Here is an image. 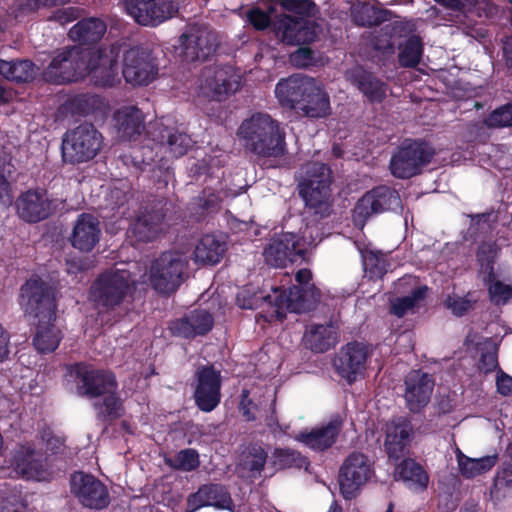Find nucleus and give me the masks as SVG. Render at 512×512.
I'll use <instances>...</instances> for the list:
<instances>
[{
    "label": "nucleus",
    "mask_w": 512,
    "mask_h": 512,
    "mask_svg": "<svg viewBox=\"0 0 512 512\" xmlns=\"http://www.w3.org/2000/svg\"><path fill=\"white\" fill-rule=\"evenodd\" d=\"M21 305L35 319L32 344L37 352H54L63 339V333L55 325L57 304L53 289L40 278L28 279L20 288Z\"/></svg>",
    "instance_id": "1"
},
{
    "label": "nucleus",
    "mask_w": 512,
    "mask_h": 512,
    "mask_svg": "<svg viewBox=\"0 0 512 512\" xmlns=\"http://www.w3.org/2000/svg\"><path fill=\"white\" fill-rule=\"evenodd\" d=\"M275 95L282 107L294 110L299 116L317 120L331 114L328 93L312 77L293 74L281 79L276 84Z\"/></svg>",
    "instance_id": "2"
},
{
    "label": "nucleus",
    "mask_w": 512,
    "mask_h": 512,
    "mask_svg": "<svg viewBox=\"0 0 512 512\" xmlns=\"http://www.w3.org/2000/svg\"><path fill=\"white\" fill-rule=\"evenodd\" d=\"M237 134L245 149L259 157L281 158L288 152L285 130L267 113L244 120Z\"/></svg>",
    "instance_id": "3"
},
{
    "label": "nucleus",
    "mask_w": 512,
    "mask_h": 512,
    "mask_svg": "<svg viewBox=\"0 0 512 512\" xmlns=\"http://www.w3.org/2000/svg\"><path fill=\"white\" fill-rule=\"evenodd\" d=\"M102 51L92 47L72 46L62 49L48 65L44 76L48 82H76L89 75L101 61Z\"/></svg>",
    "instance_id": "4"
},
{
    "label": "nucleus",
    "mask_w": 512,
    "mask_h": 512,
    "mask_svg": "<svg viewBox=\"0 0 512 512\" xmlns=\"http://www.w3.org/2000/svg\"><path fill=\"white\" fill-rule=\"evenodd\" d=\"M332 182V170L327 164L309 162L303 167V177L298 184V191L305 208L311 214L319 218L330 215Z\"/></svg>",
    "instance_id": "5"
},
{
    "label": "nucleus",
    "mask_w": 512,
    "mask_h": 512,
    "mask_svg": "<svg viewBox=\"0 0 512 512\" xmlns=\"http://www.w3.org/2000/svg\"><path fill=\"white\" fill-rule=\"evenodd\" d=\"M135 291V281L130 271L109 269L100 273L89 289V299L95 308L112 311L123 304Z\"/></svg>",
    "instance_id": "6"
},
{
    "label": "nucleus",
    "mask_w": 512,
    "mask_h": 512,
    "mask_svg": "<svg viewBox=\"0 0 512 512\" xmlns=\"http://www.w3.org/2000/svg\"><path fill=\"white\" fill-rule=\"evenodd\" d=\"M187 258L175 251L162 252L155 258L148 270V281L151 288L162 296L175 293L186 277Z\"/></svg>",
    "instance_id": "7"
},
{
    "label": "nucleus",
    "mask_w": 512,
    "mask_h": 512,
    "mask_svg": "<svg viewBox=\"0 0 512 512\" xmlns=\"http://www.w3.org/2000/svg\"><path fill=\"white\" fill-rule=\"evenodd\" d=\"M103 136L92 123L84 122L68 129L62 138V159L67 164L93 160L103 147Z\"/></svg>",
    "instance_id": "8"
},
{
    "label": "nucleus",
    "mask_w": 512,
    "mask_h": 512,
    "mask_svg": "<svg viewBox=\"0 0 512 512\" xmlns=\"http://www.w3.org/2000/svg\"><path fill=\"white\" fill-rule=\"evenodd\" d=\"M436 150L421 139H405L393 152L389 161L391 174L398 179H410L431 163Z\"/></svg>",
    "instance_id": "9"
},
{
    "label": "nucleus",
    "mask_w": 512,
    "mask_h": 512,
    "mask_svg": "<svg viewBox=\"0 0 512 512\" xmlns=\"http://www.w3.org/2000/svg\"><path fill=\"white\" fill-rule=\"evenodd\" d=\"M174 206L167 198L152 200L132 223L129 231L138 242L149 243L165 232Z\"/></svg>",
    "instance_id": "10"
},
{
    "label": "nucleus",
    "mask_w": 512,
    "mask_h": 512,
    "mask_svg": "<svg viewBox=\"0 0 512 512\" xmlns=\"http://www.w3.org/2000/svg\"><path fill=\"white\" fill-rule=\"evenodd\" d=\"M71 374L76 379V389L80 396L97 399L112 390H118L116 375L108 369H97L84 362L76 363Z\"/></svg>",
    "instance_id": "11"
},
{
    "label": "nucleus",
    "mask_w": 512,
    "mask_h": 512,
    "mask_svg": "<svg viewBox=\"0 0 512 512\" xmlns=\"http://www.w3.org/2000/svg\"><path fill=\"white\" fill-rule=\"evenodd\" d=\"M193 399L196 407L205 413L215 410L222 398V377L213 364L202 365L194 374Z\"/></svg>",
    "instance_id": "12"
},
{
    "label": "nucleus",
    "mask_w": 512,
    "mask_h": 512,
    "mask_svg": "<svg viewBox=\"0 0 512 512\" xmlns=\"http://www.w3.org/2000/svg\"><path fill=\"white\" fill-rule=\"evenodd\" d=\"M123 6L137 24L146 27H157L178 13L177 0H124Z\"/></svg>",
    "instance_id": "13"
},
{
    "label": "nucleus",
    "mask_w": 512,
    "mask_h": 512,
    "mask_svg": "<svg viewBox=\"0 0 512 512\" xmlns=\"http://www.w3.org/2000/svg\"><path fill=\"white\" fill-rule=\"evenodd\" d=\"M400 196L397 190L386 185H379L367 191L353 209V220L364 225L373 216L399 206Z\"/></svg>",
    "instance_id": "14"
},
{
    "label": "nucleus",
    "mask_w": 512,
    "mask_h": 512,
    "mask_svg": "<svg viewBox=\"0 0 512 512\" xmlns=\"http://www.w3.org/2000/svg\"><path fill=\"white\" fill-rule=\"evenodd\" d=\"M69 483L71 493L82 506L102 510L109 505L108 488L92 474L76 471L71 474Z\"/></svg>",
    "instance_id": "15"
},
{
    "label": "nucleus",
    "mask_w": 512,
    "mask_h": 512,
    "mask_svg": "<svg viewBox=\"0 0 512 512\" xmlns=\"http://www.w3.org/2000/svg\"><path fill=\"white\" fill-rule=\"evenodd\" d=\"M371 474L372 468L368 457L359 452L351 453L339 470L338 482L343 498L346 500L355 498Z\"/></svg>",
    "instance_id": "16"
},
{
    "label": "nucleus",
    "mask_w": 512,
    "mask_h": 512,
    "mask_svg": "<svg viewBox=\"0 0 512 512\" xmlns=\"http://www.w3.org/2000/svg\"><path fill=\"white\" fill-rule=\"evenodd\" d=\"M122 74L126 82L146 86L156 78L158 65L150 51L134 47L124 54Z\"/></svg>",
    "instance_id": "17"
},
{
    "label": "nucleus",
    "mask_w": 512,
    "mask_h": 512,
    "mask_svg": "<svg viewBox=\"0 0 512 512\" xmlns=\"http://www.w3.org/2000/svg\"><path fill=\"white\" fill-rule=\"evenodd\" d=\"M368 356L369 351L365 344L352 341L344 345L336 354L333 367L341 378L348 384H352L364 373Z\"/></svg>",
    "instance_id": "18"
},
{
    "label": "nucleus",
    "mask_w": 512,
    "mask_h": 512,
    "mask_svg": "<svg viewBox=\"0 0 512 512\" xmlns=\"http://www.w3.org/2000/svg\"><path fill=\"white\" fill-rule=\"evenodd\" d=\"M18 216L27 223H38L49 218L55 210L54 201L43 188L22 192L15 202Z\"/></svg>",
    "instance_id": "19"
},
{
    "label": "nucleus",
    "mask_w": 512,
    "mask_h": 512,
    "mask_svg": "<svg viewBox=\"0 0 512 512\" xmlns=\"http://www.w3.org/2000/svg\"><path fill=\"white\" fill-rule=\"evenodd\" d=\"M404 399L412 413H420L430 402L435 386L432 375L422 370H411L404 379Z\"/></svg>",
    "instance_id": "20"
},
{
    "label": "nucleus",
    "mask_w": 512,
    "mask_h": 512,
    "mask_svg": "<svg viewBox=\"0 0 512 512\" xmlns=\"http://www.w3.org/2000/svg\"><path fill=\"white\" fill-rule=\"evenodd\" d=\"M282 42L301 46L313 43L321 32L320 25L308 17L285 16L279 25Z\"/></svg>",
    "instance_id": "21"
},
{
    "label": "nucleus",
    "mask_w": 512,
    "mask_h": 512,
    "mask_svg": "<svg viewBox=\"0 0 512 512\" xmlns=\"http://www.w3.org/2000/svg\"><path fill=\"white\" fill-rule=\"evenodd\" d=\"M10 465L17 475L26 480H42L47 475L42 453L30 444L19 445L12 452Z\"/></svg>",
    "instance_id": "22"
},
{
    "label": "nucleus",
    "mask_w": 512,
    "mask_h": 512,
    "mask_svg": "<svg viewBox=\"0 0 512 512\" xmlns=\"http://www.w3.org/2000/svg\"><path fill=\"white\" fill-rule=\"evenodd\" d=\"M212 506L219 510L233 511L235 505L224 485L209 483L201 485L187 498L186 512H195L202 507Z\"/></svg>",
    "instance_id": "23"
},
{
    "label": "nucleus",
    "mask_w": 512,
    "mask_h": 512,
    "mask_svg": "<svg viewBox=\"0 0 512 512\" xmlns=\"http://www.w3.org/2000/svg\"><path fill=\"white\" fill-rule=\"evenodd\" d=\"M298 242L294 233H282L272 238L263 253L266 263L275 268H283L288 262H295L304 254Z\"/></svg>",
    "instance_id": "24"
},
{
    "label": "nucleus",
    "mask_w": 512,
    "mask_h": 512,
    "mask_svg": "<svg viewBox=\"0 0 512 512\" xmlns=\"http://www.w3.org/2000/svg\"><path fill=\"white\" fill-rule=\"evenodd\" d=\"M214 324L211 313L203 309H195L181 318L172 320L168 329L175 337L193 339L208 334Z\"/></svg>",
    "instance_id": "25"
},
{
    "label": "nucleus",
    "mask_w": 512,
    "mask_h": 512,
    "mask_svg": "<svg viewBox=\"0 0 512 512\" xmlns=\"http://www.w3.org/2000/svg\"><path fill=\"white\" fill-rule=\"evenodd\" d=\"M343 424V418L336 414L325 425L315 427L309 432L300 433L298 440L316 452H324L336 443Z\"/></svg>",
    "instance_id": "26"
},
{
    "label": "nucleus",
    "mask_w": 512,
    "mask_h": 512,
    "mask_svg": "<svg viewBox=\"0 0 512 512\" xmlns=\"http://www.w3.org/2000/svg\"><path fill=\"white\" fill-rule=\"evenodd\" d=\"M100 237L99 219L90 213L78 215L70 236L71 245L79 251L90 252L99 243Z\"/></svg>",
    "instance_id": "27"
},
{
    "label": "nucleus",
    "mask_w": 512,
    "mask_h": 512,
    "mask_svg": "<svg viewBox=\"0 0 512 512\" xmlns=\"http://www.w3.org/2000/svg\"><path fill=\"white\" fill-rule=\"evenodd\" d=\"M347 80L371 103H381L386 97V84L374 73L356 66L346 72Z\"/></svg>",
    "instance_id": "28"
},
{
    "label": "nucleus",
    "mask_w": 512,
    "mask_h": 512,
    "mask_svg": "<svg viewBox=\"0 0 512 512\" xmlns=\"http://www.w3.org/2000/svg\"><path fill=\"white\" fill-rule=\"evenodd\" d=\"M413 426L407 418L400 417L387 426L385 449L389 458L400 459L410 445Z\"/></svg>",
    "instance_id": "29"
},
{
    "label": "nucleus",
    "mask_w": 512,
    "mask_h": 512,
    "mask_svg": "<svg viewBox=\"0 0 512 512\" xmlns=\"http://www.w3.org/2000/svg\"><path fill=\"white\" fill-rule=\"evenodd\" d=\"M114 119L118 135L122 140L136 139L145 127L143 113L136 107H124L118 110Z\"/></svg>",
    "instance_id": "30"
},
{
    "label": "nucleus",
    "mask_w": 512,
    "mask_h": 512,
    "mask_svg": "<svg viewBox=\"0 0 512 512\" xmlns=\"http://www.w3.org/2000/svg\"><path fill=\"white\" fill-rule=\"evenodd\" d=\"M107 26L99 18L82 19L76 23L69 31V37L78 41L81 47H93L98 43L106 32Z\"/></svg>",
    "instance_id": "31"
},
{
    "label": "nucleus",
    "mask_w": 512,
    "mask_h": 512,
    "mask_svg": "<svg viewBox=\"0 0 512 512\" xmlns=\"http://www.w3.org/2000/svg\"><path fill=\"white\" fill-rule=\"evenodd\" d=\"M337 342V333L331 325L314 324L309 326L303 336L305 347L315 353H324Z\"/></svg>",
    "instance_id": "32"
},
{
    "label": "nucleus",
    "mask_w": 512,
    "mask_h": 512,
    "mask_svg": "<svg viewBox=\"0 0 512 512\" xmlns=\"http://www.w3.org/2000/svg\"><path fill=\"white\" fill-rule=\"evenodd\" d=\"M93 408L97 420L106 426L111 425L125 414L124 403L118 390H112L101 396L98 401L93 403Z\"/></svg>",
    "instance_id": "33"
},
{
    "label": "nucleus",
    "mask_w": 512,
    "mask_h": 512,
    "mask_svg": "<svg viewBox=\"0 0 512 512\" xmlns=\"http://www.w3.org/2000/svg\"><path fill=\"white\" fill-rule=\"evenodd\" d=\"M39 68L34 62L28 59L3 60L0 59V75L9 81L16 83L32 82Z\"/></svg>",
    "instance_id": "34"
},
{
    "label": "nucleus",
    "mask_w": 512,
    "mask_h": 512,
    "mask_svg": "<svg viewBox=\"0 0 512 512\" xmlns=\"http://www.w3.org/2000/svg\"><path fill=\"white\" fill-rule=\"evenodd\" d=\"M227 250V244L212 234L204 235L194 250L197 262L215 265L221 261Z\"/></svg>",
    "instance_id": "35"
},
{
    "label": "nucleus",
    "mask_w": 512,
    "mask_h": 512,
    "mask_svg": "<svg viewBox=\"0 0 512 512\" xmlns=\"http://www.w3.org/2000/svg\"><path fill=\"white\" fill-rule=\"evenodd\" d=\"M181 53L188 61L205 60L213 48L211 45L204 44L202 35L198 31L185 32L179 37Z\"/></svg>",
    "instance_id": "36"
},
{
    "label": "nucleus",
    "mask_w": 512,
    "mask_h": 512,
    "mask_svg": "<svg viewBox=\"0 0 512 512\" xmlns=\"http://www.w3.org/2000/svg\"><path fill=\"white\" fill-rule=\"evenodd\" d=\"M159 142L167 148L168 152L174 158L184 156L193 144L188 134L169 127H163L160 130Z\"/></svg>",
    "instance_id": "37"
},
{
    "label": "nucleus",
    "mask_w": 512,
    "mask_h": 512,
    "mask_svg": "<svg viewBox=\"0 0 512 512\" xmlns=\"http://www.w3.org/2000/svg\"><path fill=\"white\" fill-rule=\"evenodd\" d=\"M103 99L96 94L80 93L68 98L63 107L72 116H87L102 109Z\"/></svg>",
    "instance_id": "38"
},
{
    "label": "nucleus",
    "mask_w": 512,
    "mask_h": 512,
    "mask_svg": "<svg viewBox=\"0 0 512 512\" xmlns=\"http://www.w3.org/2000/svg\"><path fill=\"white\" fill-rule=\"evenodd\" d=\"M396 473L410 487L423 491L428 486L429 476L427 472L414 459L406 458L402 460L397 466Z\"/></svg>",
    "instance_id": "39"
},
{
    "label": "nucleus",
    "mask_w": 512,
    "mask_h": 512,
    "mask_svg": "<svg viewBox=\"0 0 512 512\" xmlns=\"http://www.w3.org/2000/svg\"><path fill=\"white\" fill-rule=\"evenodd\" d=\"M458 466L464 478L471 479L490 471L498 461V455H487L480 458H470L464 454L458 455Z\"/></svg>",
    "instance_id": "40"
},
{
    "label": "nucleus",
    "mask_w": 512,
    "mask_h": 512,
    "mask_svg": "<svg viewBox=\"0 0 512 512\" xmlns=\"http://www.w3.org/2000/svg\"><path fill=\"white\" fill-rule=\"evenodd\" d=\"M270 464L276 470L307 469L310 461L297 450L277 447L272 452Z\"/></svg>",
    "instance_id": "41"
},
{
    "label": "nucleus",
    "mask_w": 512,
    "mask_h": 512,
    "mask_svg": "<svg viewBox=\"0 0 512 512\" xmlns=\"http://www.w3.org/2000/svg\"><path fill=\"white\" fill-rule=\"evenodd\" d=\"M221 202L222 199L217 192L211 188H204L198 196L191 199L188 209L191 214L202 218L216 213L220 209Z\"/></svg>",
    "instance_id": "42"
},
{
    "label": "nucleus",
    "mask_w": 512,
    "mask_h": 512,
    "mask_svg": "<svg viewBox=\"0 0 512 512\" xmlns=\"http://www.w3.org/2000/svg\"><path fill=\"white\" fill-rule=\"evenodd\" d=\"M392 12L369 4H362L353 12L355 23L361 27H374L390 20Z\"/></svg>",
    "instance_id": "43"
},
{
    "label": "nucleus",
    "mask_w": 512,
    "mask_h": 512,
    "mask_svg": "<svg viewBox=\"0 0 512 512\" xmlns=\"http://www.w3.org/2000/svg\"><path fill=\"white\" fill-rule=\"evenodd\" d=\"M89 74H92L97 86L113 87L120 82L117 62L108 58L103 52L101 61L89 71Z\"/></svg>",
    "instance_id": "44"
},
{
    "label": "nucleus",
    "mask_w": 512,
    "mask_h": 512,
    "mask_svg": "<svg viewBox=\"0 0 512 512\" xmlns=\"http://www.w3.org/2000/svg\"><path fill=\"white\" fill-rule=\"evenodd\" d=\"M400 49L398 60L402 67L414 68L421 60L423 53V42L420 36L411 35L404 43H399Z\"/></svg>",
    "instance_id": "45"
},
{
    "label": "nucleus",
    "mask_w": 512,
    "mask_h": 512,
    "mask_svg": "<svg viewBox=\"0 0 512 512\" xmlns=\"http://www.w3.org/2000/svg\"><path fill=\"white\" fill-rule=\"evenodd\" d=\"M268 460V452L262 444L250 443L243 452V467L251 474H260Z\"/></svg>",
    "instance_id": "46"
},
{
    "label": "nucleus",
    "mask_w": 512,
    "mask_h": 512,
    "mask_svg": "<svg viewBox=\"0 0 512 512\" xmlns=\"http://www.w3.org/2000/svg\"><path fill=\"white\" fill-rule=\"evenodd\" d=\"M361 254L364 270L371 279H381L387 273L390 264L381 251L366 249Z\"/></svg>",
    "instance_id": "47"
},
{
    "label": "nucleus",
    "mask_w": 512,
    "mask_h": 512,
    "mask_svg": "<svg viewBox=\"0 0 512 512\" xmlns=\"http://www.w3.org/2000/svg\"><path fill=\"white\" fill-rule=\"evenodd\" d=\"M239 87L240 81L234 74H228L224 70L217 71L213 79V97L217 101H223Z\"/></svg>",
    "instance_id": "48"
},
{
    "label": "nucleus",
    "mask_w": 512,
    "mask_h": 512,
    "mask_svg": "<svg viewBox=\"0 0 512 512\" xmlns=\"http://www.w3.org/2000/svg\"><path fill=\"white\" fill-rule=\"evenodd\" d=\"M165 462L170 468L185 472L194 471L200 465L199 454L192 448L180 450L173 458H168Z\"/></svg>",
    "instance_id": "49"
},
{
    "label": "nucleus",
    "mask_w": 512,
    "mask_h": 512,
    "mask_svg": "<svg viewBox=\"0 0 512 512\" xmlns=\"http://www.w3.org/2000/svg\"><path fill=\"white\" fill-rule=\"evenodd\" d=\"M495 258L496 246L494 243L481 244L476 252V260L480 266V271L491 281L495 278Z\"/></svg>",
    "instance_id": "50"
},
{
    "label": "nucleus",
    "mask_w": 512,
    "mask_h": 512,
    "mask_svg": "<svg viewBox=\"0 0 512 512\" xmlns=\"http://www.w3.org/2000/svg\"><path fill=\"white\" fill-rule=\"evenodd\" d=\"M319 296L320 291L314 284H311L309 287L292 285L287 290L286 300H288V304L292 305V310H295L302 308L304 303L309 300V297L316 299Z\"/></svg>",
    "instance_id": "51"
},
{
    "label": "nucleus",
    "mask_w": 512,
    "mask_h": 512,
    "mask_svg": "<svg viewBox=\"0 0 512 512\" xmlns=\"http://www.w3.org/2000/svg\"><path fill=\"white\" fill-rule=\"evenodd\" d=\"M498 346L491 341V339H487L485 347L482 348L478 368L484 374H489L494 371H499L500 366L498 362Z\"/></svg>",
    "instance_id": "52"
},
{
    "label": "nucleus",
    "mask_w": 512,
    "mask_h": 512,
    "mask_svg": "<svg viewBox=\"0 0 512 512\" xmlns=\"http://www.w3.org/2000/svg\"><path fill=\"white\" fill-rule=\"evenodd\" d=\"M483 282L487 286L490 301L494 304H505L512 298V286L497 280L496 277L488 281L487 276H483Z\"/></svg>",
    "instance_id": "53"
},
{
    "label": "nucleus",
    "mask_w": 512,
    "mask_h": 512,
    "mask_svg": "<svg viewBox=\"0 0 512 512\" xmlns=\"http://www.w3.org/2000/svg\"><path fill=\"white\" fill-rule=\"evenodd\" d=\"M488 127L502 128L512 126V102L492 111L485 120Z\"/></svg>",
    "instance_id": "54"
},
{
    "label": "nucleus",
    "mask_w": 512,
    "mask_h": 512,
    "mask_svg": "<svg viewBox=\"0 0 512 512\" xmlns=\"http://www.w3.org/2000/svg\"><path fill=\"white\" fill-rule=\"evenodd\" d=\"M272 295H263L262 293H251L248 288H244L238 293L236 301L242 309H257L263 302H271Z\"/></svg>",
    "instance_id": "55"
},
{
    "label": "nucleus",
    "mask_w": 512,
    "mask_h": 512,
    "mask_svg": "<svg viewBox=\"0 0 512 512\" xmlns=\"http://www.w3.org/2000/svg\"><path fill=\"white\" fill-rule=\"evenodd\" d=\"M468 293L464 297H451L449 296L446 300V306L449 308L452 313L457 317H462L466 315L471 309H473L476 300H471L468 296Z\"/></svg>",
    "instance_id": "56"
},
{
    "label": "nucleus",
    "mask_w": 512,
    "mask_h": 512,
    "mask_svg": "<svg viewBox=\"0 0 512 512\" xmlns=\"http://www.w3.org/2000/svg\"><path fill=\"white\" fill-rule=\"evenodd\" d=\"M82 9L79 7L69 6L64 8H59L53 11L52 15L49 17V20L55 21L60 25L69 24L81 17Z\"/></svg>",
    "instance_id": "57"
},
{
    "label": "nucleus",
    "mask_w": 512,
    "mask_h": 512,
    "mask_svg": "<svg viewBox=\"0 0 512 512\" xmlns=\"http://www.w3.org/2000/svg\"><path fill=\"white\" fill-rule=\"evenodd\" d=\"M247 20L256 30L259 31L267 29L271 24L270 14L259 7H254L248 10Z\"/></svg>",
    "instance_id": "58"
},
{
    "label": "nucleus",
    "mask_w": 512,
    "mask_h": 512,
    "mask_svg": "<svg viewBox=\"0 0 512 512\" xmlns=\"http://www.w3.org/2000/svg\"><path fill=\"white\" fill-rule=\"evenodd\" d=\"M290 62L298 68L308 67L314 62V51L308 45H301L290 54Z\"/></svg>",
    "instance_id": "59"
},
{
    "label": "nucleus",
    "mask_w": 512,
    "mask_h": 512,
    "mask_svg": "<svg viewBox=\"0 0 512 512\" xmlns=\"http://www.w3.org/2000/svg\"><path fill=\"white\" fill-rule=\"evenodd\" d=\"M282 7L288 11L294 12L299 17L308 15L310 10L315 7V3L312 0H281Z\"/></svg>",
    "instance_id": "60"
},
{
    "label": "nucleus",
    "mask_w": 512,
    "mask_h": 512,
    "mask_svg": "<svg viewBox=\"0 0 512 512\" xmlns=\"http://www.w3.org/2000/svg\"><path fill=\"white\" fill-rule=\"evenodd\" d=\"M395 28H396L395 26L387 25V26H385L382 29V31H385V33L380 35L379 37H376L375 41H374V48L376 50L381 51V52L386 53V54L394 53L396 43L392 39L391 35H389L388 38L383 39V40L381 39V37L387 36L388 35V31H394Z\"/></svg>",
    "instance_id": "61"
},
{
    "label": "nucleus",
    "mask_w": 512,
    "mask_h": 512,
    "mask_svg": "<svg viewBox=\"0 0 512 512\" xmlns=\"http://www.w3.org/2000/svg\"><path fill=\"white\" fill-rule=\"evenodd\" d=\"M275 295L272 296L271 302L269 304H273L275 306V313L278 318L285 317V309H291L292 305L288 304L287 291H279L278 289L274 290Z\"/></svg>",
    "instance_id": "62"
},
{
    "label": "nucleus",
    "mask_w": 512,
    "mask_h": 512,
    "mask_svg": "<svg viewBox=\"0 0 512 512\" xmlns=\"http://www.w3.org/2000/svg\"><path fill=\"white\" fill-rule=\"evenodd\" d=\"M497 392L502 396H509L512 394V377L499 369L496 376Z\"/></svg>",
    "instance_id": "63"
},
{
    "label": "nucleus",
    "mask_w": 512,
    "mask_h": 512,
    "mask_svg": "<svg viewBox=\"0 0 512 512\" xmlns=\"http://www.w3.org/2000/svg\"><path fill=\"white\" fill-rule=\"evenodd\" d=\"M70 0H26L23 4V9L28 12H35L41 7H54L65 5Z\"/></svg>",
    "instance_id": "64"
}]
</instances>
